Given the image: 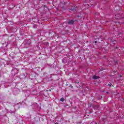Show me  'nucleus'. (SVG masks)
<instances>
[{
  "label": "nucleus",
  "instance_id": "nucleus-1",
  "mask_svg": "<svg viewBox=\"0 0 124 124\" xmlns=\"http://www.w3.org/2000/svg\"><path fill=\"white\" fill-rule=\"evenodd\" d=\"M74 22H75L74 20H70L68 22V25H73L74 24Z\"/></svg>",
  "mask_w": 124,
  "mask_h": 124
},
{
  "label": "nucleus",
  "instance_id": "nucleus-2",
  "mask_svg": "<svg viewBox=\"0 0 124 124\" xmlns=\"http://www.w3.org/2000/svg\"><path fill=\"white\" fill-rule=\"evenodd\" d=\"M93 79H99V77H97L96 76H93Z\"/></svg>",
  "mask_w": 124,
  "mask_h": 124
},
{
  "label": "nucleus",
  "instance_id": "nucleus-3",
  "mask_svg": "<svg viewBox=\"0 0 124 124\" xmlns=\"http://www.w3.org/2000/svg\"><path fill=\"white\" fill-rule=\"evenodd\" d=\"M94 108V109H98L99 108V106L98 105H95Z\"/></svg>",
  "mask_w": 124,
  "mask_h": 124
},
{
  "label": "nucleus",
  "instance_id": "nucleus-4",
  "mask_svg": "<svg viewBox=\"0 0 124 124\" xmlns=\"http://www.w3.org/2000/svg\"><path fill=\"white\" fill-rule=\"evenodd\" d=\"M116 16L115 17L116 19H119V18L120 17V14H118L117 16Z\"/></svg>",
  "mask_w": 124,
  "mask_h": 124
},
{
  "label": "nucleus",
  "instance_id": "nucleus-5",
  "mask_svg": "<svg viewBox=\"0 0 124 124\" xmlns=\"http://www.w3.org/2000/svg\"><path fill=\"white\" fill-rule=\"evenodd\" d=\"M60 100H61V101H62V102H63V101H64V98H61L60 99Z\"/></svg>",
  "mask_w": 124,
  "mask_h": 124
},
{
  "label": "nucleus",
  "instance_id": "nucleus-6",
  "mask_svg": "<svg viewBox=\"0 0 124 124\" xmlns=\"http://www.w3.org/2000/svg\"><path fill=\"white\" fill-rule=\"evenodd\" d=\"M65 60H66V58H64V59H63L62 62H66V61H65Z\"/></svg>",
  "mask_w": 124,
  "mask_h": 124
},
{
  "label": "nucleus",
  "instance_id": "nucleus-7",
  "mask_svg": "<svg viewBox=\"0 0 124 124\" xmlns=\"http://www.w3.org/2000/svg\"><path fill=\"white\" fill-rule=\"evenodd\" d=\"M117 10H121V8H119V9H116Z\"/></svg>",
  "mask_w": 124,
  "mask_h": 124
},
{
  "label": "nucleus",
  "instance_id": "nucleus-8",
  "mask_svg": "<svg viewBox=\"0 0 124 124\" xmlns=\"http://www.w3.org/2000/svg\"><path fill=\"white\" fill-rule=\"evenodd\" d=\"M75 10V9H71V10H72V11H73Z\"/></svg>",
  "mask_w": 124,
  "mask_h": 124
},
{
  "label": "nucleus",
  "instance_id": "nucleus-9",
  "mask_svg": "<svg viewBox=\"0 0 124 124\" xmlns=\"http://www.w3.org/2000/svg\"><path fill=\"white\" fill-rule=\"evenodd\" d=\"M94 43H95V44H96V43H97V41H95L94 42Z\"/></svg>",
  "mask_w": 124,
  "mask_h": 124
},
{
  "label": "nucleus",
  "instance_id": "nucleus-10",
  "mask_svg": "<svg viewBox=\"0 0 124 124\" xmlns=\"http://www.w3.org/2000/svg\"><path fill=\"white\" fill-rule=\"evenodd\" d=\"M108 86H112V84L110 83V84H108Z\"/></svg>",
  "mask_w": 124,
  "mask_h": 124
},
{
  "label": "nucleus",
  "instance_id": "nucleus-11",
  "mask_svg": "<svg viewBox=\"0 0 124 124\" xmlns=\"http://www.w3.org/2000/svg\"><path fill=\"white\" fill-rule=\"evenodd\" d=\"M55 124H58V123H55Z\"/></svg>",
  "mask_w": 124,
  "mask_h": 124
},
{
  "label": "nucleus",
  "instance_id": "nucleus-12",
  "mask_svg": "<svg viewBox=\"0 0 124 124\" xmlns=\"http://www.w3.org/2000/svg\"><path fill=\"white\" fill-rule=\"evenodd\" d=\"M120 77H122V76H121V75H120Z\"/></svg>",
  "mask_w": 124,
  "mask_h": 124
},
{
  "label": "nucleus",
  "instance_id": "nucleus-13",
  "mask_svg": "<svg viewBox=\"0 0 124 124\" xmlns=\"http://www.w3.org/2000/svg\"><path fill=\"white\" fill-rule=\"evenodd\" d=\"M107 93H108V92H107Z\"/></svg>",
  "mask_w": 124,
  "mask_h": 124
},
{
  "label": "nucleus",
  "instance_id": "nucleus-14",
  "mask_svg": "<svg viewBox=\"0 0 124 124\" xmlns=\"http://www.w3.org/2000/svg\"><path fill=\"white\" fill-rule=\"evenodd\" d=\"M95 124H97V123H95Z\"/></svg>",
  "mask_w": 124,
  "mask_h": 124
}]
</instances>
